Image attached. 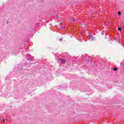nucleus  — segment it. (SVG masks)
<instances>
[{
  "mask_svg": "<svg viewBox=\"0 0 124 124\" xmlns=\"http://www.w3.org/2000/svg\"><path fill=\"white\" fill-rule=\"evenodd\" d=\"M113 70L114 71H117V70H118V68H117V67H115L113 68Z\"/></svg>",
  "mask_w": 124,
  "mask_h": 124,
  "instance_id": "3",
  "label": "nucleus"
},
{
  "mask_svg": "<svg viewBox=\"0 0 124 124\" xmlns=\"http://www.w3.org/2000/svg\"><path fill=\"white\" fill-rule=\"evenodd\" d=\"M73 21L75 22V19H74Z\"/></svg>",
  "mask_w": 124,
  "mask_h": 124,
  "instance_id": "7",
  "label": "nucleus"
},
{
  "mask_svg": "<svg viewBox=\"0 0 124 124\" xmlns=\"http://www.w3.org/2000/svg\"><path fill=\"white\" fill-rule=\"evenodd\" d=\"M2 120L3 121V123H4V119L3 118H2Z\"/></svg>",
  "mask_w": 124,
  "mask_h": 124,
  "instance_id": "6",
  "label": "nucleus"
},
{
  "mask_svg": "<svg viewBox=\"0 0 124 124\" xmlns=\"http://www.w3.org/2000/svg\"><path fill=\"white\" fill-rule=\"evenodd\" d=\"M59 62H61V63H65V60L61 59L58 60Z\"/></svg>",
  "mask_w": 124,
  "mask_h": 124,
  "instance_id": "2",
  "label": "nucleus"
},
{
  "mask_svg": "<svg viewBox=\"0 0 124 124\" xmlns=\"http://www.w3.org/2000/svg\"><path fill=\"white\" fill-rule=\"evenodd\" d=\"M118 31H122V28H118Z\"/></svg>",
  "mask_w": 124,
  "mask_h": 124,
  "instance_id": "4",
  "label": "nucleus"
},
{
  "mask_svg": "<svg viewBox=\"0 0 124 124\" xmlns=\"http://www.w3.org/2000/svg\"><path fill=\"white\" fill-rule=\"evenodd\" d=\"M121 12H118V15H121Z\"/></svg>",
  "mask_w": 124,
  "mask_h": 124,
  "instance_id": "5",
  "label": "nucleus"
},
{
  "mask_svg": "<svg viewBox=\"0 0 124 124\" xmlns=\"http://www.w3.org/2000/svg\"><path fill=\"white\" fill-rule=\"evenodd\" d=\"M62 39H60V41H62Z\"/></svg>",
  "mask_w": 124,
  "mask_h": 124,
  "instance_id": "8",
  "label": "nucleus"
},
{
  "mask_svg": "<svg viewBox=\"0 0 124 124\" xmlns=\"http://www.w3.org/2000/svg\"><path fill=\"white\" fill-rule=\"evenodd\" d=\"M89 38L90 39V41H93L95 39V38L92 35H89Z\"/></svg>",
  "mask_w": 124,
  "mask_h": 124,
  "instance_id": "1",
  "label": "nucleus"
}]
</instances>
